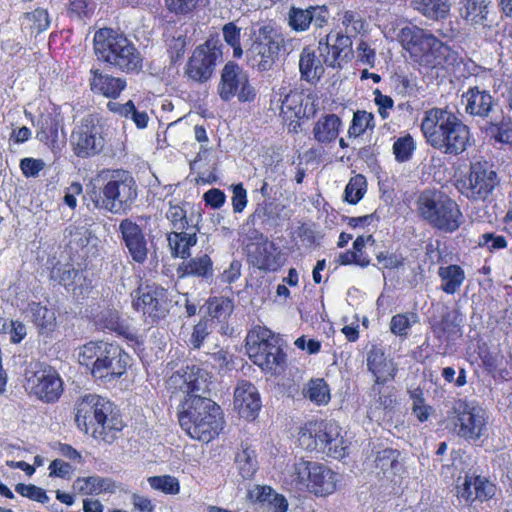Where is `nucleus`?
<instances>
[{
  "label": "nucleus",
  "instance_id": "obj_61",
  "mask_svg": "<svg viewBox=\"0 0 512 512\" xmlns=\"http://www.w3.org/2000/svg\"><path fill=\"white\" fill-rule=\"evenodd\" d=\"M376 259L382 269H395L403 265V258L395 253L381 251L376 254Z\"/></svg>",
  "mask_w": 512,
  "mask_h": 512
},
{
  "label": "nucleus",
  "instance_id": "obj_32",
  "mask_svg": "<svg viewBox=\"0 0 512 512\" xmlns=\"http://www.w3.org/2000/svg\"><path fill=\"white\" fill-rule=\"evenodd\" d=\"M466 100V111L471 115L487 117L493 107L491 94L478 87L470 88L464 95Z\"/></svg>",
  "mask_w": 512,
  "mask_h": 512
},
{
  "label": "nucleus",
  "instance_id": "obj_14",
  "mask_svg": "<svg viewBox=\"0 0 512 512\" xmlns=\"http://www.w3.org/2000/svg\"><path fill=\"white\" fill-rule=\"evenodd\" d=\"M219 97L223 101H230L237 97L240 102L254 100L256 91L250 84L248 73L238 64L228 62L221 71L217 86Z\"/></svg>",
  "mask_w": 512,
  "mask_h": 512
},
{
  "label": "nucleus",
  "instance_id": "obj_17",
  "mask_svg": "<svg viewBox=\"0 0 512 512\" xmlns=\"http://www.w3.org/2000/svg\"><path fill=\"white\" fill-rule=\"evenodd\" d=\"M70 143L74 154L80 158L98 155L105 146L101 127L89 118H84L73 130Z\"/></svg>",
  "mask_w": 512,
  "mask_h": 512
},
{
  "label": "nucleus",
  "instance_id": "obj_42",
  "mask_svg": "<svg viewBox=\"0 0 512 512\" xmlns=\"http://www.w3.org/2000/svg\"><path fill=\"white\" fill-rule=\"evenodd\" d=\"M303 394L317 405H325L330 400L329 388L323 379L310 380L304 388Z\"/></svg>",
  "mask_w": 512,
  "mask_h": 512
},
{
  "label": "nucleus",
  "instance_id": "obj_53",
  "mask_svg": "<svg viewBox=\"0 0 512 512\" xmlns=\"http://www.w3.org/2000/svg\"><path fill=\"white\" fill-rule=\"evenodd\" d=\"M302 101L303 98L299 92L290 91L281 100V113L284 115L291 114V116L299 118L303 112Z\"/></svg>",
  "mask_w": 512,
  "mask_h": 512
},
{
  "label": "nucleus",
  "instance_id": "obj_20",
  "mask_svg": "<svg viewBox=\"0 0 512 512\" xmlns=\"http://www.w3.org/2000/svg\"><path fill=\"white\" fill-rule=\"evenodd\" d=\"M455 117L453 112L445 108L434 107L426 110L420 126L426 142L435 148Z\"/></svg>",
  "mask_w": 512,
  "mask_h": 512
},
{
  "label": "nucleus",
  "instance_id": "obj_43",
  "mask_svg": "<svg viewBox=\"0 0 512 512\" xmlns=\"http://www.w3.org/2000/svg\"><path fill=\"white\" fill-rule=\"evenodd\" d=\"M235 462L243 478L248 479L252 477L257 469L255 450L249 447H243L237 452Z\"/></svg>",
  "mask_w": 512,
  "mask_h": 512
},
{
  "label": "nucleus",
  "instance_id": "obj_55",
  "mask_svg": "<svg viewBox=\"0 0 512 512\" xmlns=\"http://www.w3.org/2000/svg\"><path fill=\"white\" fill-rule=\"evenodd\" d=\"M374 116L366 111H357L352 120V125L349 128L351 136H360L367 129L373 128Z\"/></svg>",
  "mask_w": 512,
  "mask_h": 512
},
{
  "label": "nucleus",
  "instance_id": "obj_30",
  "mask_svg": "<svg viewBox=\"0 0 512 512\" xmlns=\"http://www.w3.org/2000/svg\"><path fill=\"white\" fill-rule=\"evenodd\" d=\"M73 489L82 495H99L101 493H114L117 485L109 477L88 476L78 477L73 482Z\"/></svg>",
  "mask_w": 512,
  "mask_h": 512
},
{
  "label": "nucleus",
  "instance_id": "obj_1",
  "mask_svg": "<svg viewBox=\"0 0 512 512\" xmlns=\"http://www.w3.org/2000/svg\"><path fill=\"white\" fill-rule=\"evenodd\" d=\"M210 373L199 366H186L173 373L167 381L168 390L178 401V419L186 434L208 443L222 429V411L203 395L212 383Z\"/></svg>",
  "mask_w": 512,
  "mask_h": 512
},
{
  "label": "nucleus",
  "instance_id": "obj_49",
  "mask_svg": "<svg viewBox=\"0 0 512 512\" xmlns=\"http://www.w3.org/2000/svg\"><path fill=\"white\" fill-rule=\"evenodd\" d=\"M224 41L233 48V56L240 58L243 55L241 47V29L234 22L226 23L222 28Z\"/></svg>",
  "mask_w": 512,
  "mask_h": 512
},
{
  "label": "nucleus",
  "instance_id": "obj_4",
  "mask_svg": "<svg viewBox=\"0 0 512 512\" xmlns=\"http://www.w3.org/2000/svg\"><path fill=\"white\" fill-rule=\"evenodd\" d=\"M78 362L90 368L94 378L111 382L126 372L129 355L118 345L91 341L79 348Z\"/></svg>",
  "mask_w": 512,
  "mask_h": 512
},
{
  "label": "nucleus",
  "instance_id": "obj_8",
  "mask_svg": "<svg viewBox=\"0 0 512 512\" xmlns=\"http://www.w3.org/2000/svg\"><path fill=\"white\" fill-rule=\"evenodd\" d=\"M446 422V427L456 436L476 441L486 435L488 415L479 404L457 399L447 412Z\"/></svg>",
  "mask_w": 512,
  "mask_h": 512
},
{
  "label": "nucleus",
  "instance_id": "obj_60",
  "mask_svg": "<svg viewBox=\"0 0 512 512\" xmlns=\"http://www.w3.org/2000/svg\"><path fill=\"white\" fill-rule=\"evenodd\" d=\"M45 167V162L41 159L23 158L20 161V169L26 177H37Z\"/></svg>",
  "mask_w": 512,
  "mask_h": 512
},
{
  "label": "nucleus",
  "instance_id": "obj_45",
  "mask_svg": "<svg viewBox=\"0 0 512 512\" xmlns=\"http://www.w3.org/2000/svg\"><path fill=\"white\" fill-rule=\"evenodd\" d=\"M341 22L345 28V35H348L350 38L367 31L366 22L356 11H345L342 15Z\"/></svg>",
  "mask_w": 512,
  "mask_h": 512
},
{
  "label": "nucleus",
  "instance_id": "obj_24",
  "mask_svg": "<svg viewBox=\"0 0 512 512\" xmlns=\"http://www.w3.org/2000/svg\"><path fill=\"white\" fill-rule=\"evenodd\" d=\"M234 407L246 420H254L261 409V399L257 388L250 382L241 381L234 392Z\"/></svg>",
  "mask_w": 512,
  "mask_h": 512
},
{
  "label": "nucleus",
  "instance_id": "obj_11",
  "mask_svg": "<svg viewBox=\"0 0 512 512\" xmlns=\"http://www.w3.org/2000/svg\"><path fill=\"white\" fill-rule=\"evenodd\" d=\"M291 477L299 488L305 487L316 496L332 494L337 487V474L327 466L300 460L293 465Z\"/></svg>",
  "mask_w": 512,
  "mask_h": 512
},
{
  "label": "nucleus",
  "instance_id": "obj_50",
  "mask_svg": "<svg viewBox=\"0 0 512 512\" xmlns=\"http://www.w3.org/2000/svg\"><path fill=\"white\" fill-rule=\"evenodd\" d=\"M416 149V143L410 134L398 138L393 144V154L398 162H406Z\"/></svg>",
  "mask_w": 512,
  "mask_h": 512
},
{
  "label": "nucleus",
  "instance_id": "obj_29",
  "mask_svg": "<svg viewBox=\"0 0 512 512\" xmlns=\"http://www.w3.org/2000/svg\"><path fill=\"white\" fill-rule=\"evenodd\" d=\"M26 313L41 335H50L57 327L55 311L39 302L29 303Z\"/></svg>",
  "mask_w": 512,
  "mask_h": 512
},
{
  "label": "nucleus",
  "instance_id": "obj_33",
  "mask_svg": "<svg viewBox=\"0 0 512 512\" xmlns=\"http://www.w3.org/2000/svg\"><path fill=\"white\" fill-rule=\"evenodd\" d=\"M341 125V119L335 114L320 117L313 127L314 139L322 144L333 142L339 135Z\"/></svg>",
  "mask_w": 512,
  "mask_h": 512
},
{
  "label": "nucleus",
  "instance_id": "obj_38",
  "mask_svg": "<svg viewBox=\"0 0 512 512\" xmlns=\"http://www.w3.org/2000/svg\"><path fill=\"white\" fill-rule=\"evenodd\" d=\"M412 6L423 16L432 20L446 17L450 10L448 0H413Z\"/></svg>",
  "mask_w": 512,
  "mask_h": 512
},
{
  "label": "nucleus",
  "instance_id": "obj_3",
  "mask_svg": "<svg viewBox=\"0 0 512 512\" xmlns=\"http://www.w3.org/2000/svg\"><path fill=\"white\" fill-rule=\"evenodd\" d=\"M98 60L125 73H138L143 68V57L135 44L123 33L112 28H101L93 37Z\"/></svg>",
  "mask_w": 512,
  "mask_h": 512
},
{
  "label": "nucleus",
  "instance_id": "obj_7",
  "mask_svg": "<svg viewBox=\"0 0 512 512\" xmlns=\"http://www.w3.org/2000/svg\"><path fill=\"white\" fill-rule=\"evenodd\" d=\"M418 214L433 228L455 232L462 224V212L453 199L440 192L425 190L417 200Z\"/></svg>",
  "mask_w": 512,
  "mask_h": 512
},
{
  "label": "nucleus",
  "instance_id": "obj_28",
  "mask_svg": "<svg viewBox=\"0 0 512 512\" xmlns=\"http://www.w3.org/2000/svg\"><path fill=\"white\" fill-rule=\"evenodd\" d=\"M197 227L171 231L167 235L169 249L173 257L186 259L190 257V249L197 243Z\"/></svg>",
  "mask_w": 512,
  "mask_h": 512
},
{
  "label": "nucleus",
  "instance_id": "obj_51",
  "mask_svg": "<svg viewBox=\"0 0 512 512\" xmlns=\"http://www.w3.org/2000/svg\"><path fill=\"white\" fill-rule=\"evenodd\" d=\"M417 322L418 316L415 313L397 314L391 319L390 329L395 335L406 336L410 327Z\"/></svg>",
  "mask_w": 512,
  "mask_h": 512
},
{
  "label": "nucleus",
  "instance_id": "obj_9",
  "mask_svg": "<svg viewBox=\"0 0 512 512\" xmlns=\"http://www.w3.org/2000/svg\"><path fill=\"white\" fill-rule=\"evenodd\" d=\"M246 351L249 358L263 371L277 373L285 363V353L279 340L265 328L257 327L246 337Z\"/></svg>",
  "mask_w": 512,
  "mask_h": 512
},
{
  "label": "nucleus",
  "instance_id": "obj_23",
  "mask_svg": "<svg viewBox=\"0 0 512 512\" xmlns=\"http://www.w3.org/2000/svg\"><path fill=\"white\" fill-rule=\"evenodd\" d=\"M119 231L131 258L137 263L145 262L148 248L140 226L130 219H124L120 222Z\"/></svg>",
  "mask_w": 512,
  "mask_h": 512
},
{
  "label": "nucleus",
  "instance_id": "obj_31",
  "mask_svg": "<svg viewBox=\"0 0 512 512\" xmlns=\"http://www.w3.org/2000/svg\"><path fill=\"white\" fill-rule=\"evenodd\" d=\"M299 71L301 79L309 83H317L324 74V66L315 50L305 47L299 56Z\"/></svg>",
  "mask_w": 512,
  "mask_h": 512
},
{
  "label": "nucleus",
  "instance_id": "obj_19",
  "mask_svg": "<svg viewBox=\"0 0 512 512\" xmlns=\"http://www.w3.org/2000/svg\"><path fill=\"white\" fill-rule=\"evenodd\" d=\"M318 49L326 65L340 67L352 54V41L348 35L331 32L319 41Z\"/></svg>",
  "mask_w": 512,
  "mask_h": 512
},
{
  "label": "nucleus",
  "instance_id": "obj_41",
  "mask_svg": "<svg viewBox=\"0 0 512 512\" xmlns=\"http://www.w3.org/2000/svg\"><path fill=\"white\" fill-rule=\"evenodd\" d=\"M188 204L181 201H169L168 209L165 213L172 231L183 230L194 227L188 224L187 209Z\"/></svg>",
  "mask_w": 512,
  "mask_h": 512
},
{
  "label": "nucleus",
  "instance_id": "obj_27",
  "mask_svg": "<svg viewBox=\"0 0 512 512\" xmlns=\"http://www.w3.org/2000/svg\"><path fill=\"white\" fill-rule=\"evenodd\" d=\"M367 368L375 377V384H385L393 380L397 373V364L386 357L381 348L373 347L367 354Z\"/></svg>",
  "mask_w": 512,
  "mask_h": 512
},
{
  "label": "nucleus",
  "instance_id": "obj_46",
  "mask_svg": "<svg viewBox=\"0 0 512 512\" xmlns=\"http://www.w3.org/2000/svg\"><path fill=\"white\" fill-rule=\"evenodd\" d=\"M147 481L152 489L161 491L165 494L176 495L180 492V483L174 476H151Z\"/></svg>",
  "mask_w": 512,
  "mask_h": 512
},
{
  "label": "nucleus",
  "instance_id": "obj_21",
  "mask_svg": "<svg viewBox=\"0 0 512 512\" xmlns=\"http://www.w3.org/2000/svg\"><path fill=\"white\" fill-rule=\"evenodd\" d=\"M470 142V130L457 116L443 133L435 149L450 155L463 153Z\"/></svg>",
  "mask_w": 512,
  "mask_h": 512
},
{
  "label": "nucleus",
  "instance_id": "obj_26",
  "mask_svg": "<svg viewBox=\"0 0 512 512\" xmlns=\"http://www.w3.org/2000/svg\"><path fill=\"white\" fill-rule=\"evenodd\" d=\"M89 74L90 90L106 98H118L127 86L124 78L113 76L99 68H91Z\"/></svg>",
  "mask_w": 512,
  "mask_h": 512
},
{
  "label": "nucleus",
  "instance_id": "obj_62",
  "mask_svg": "<svg viewBox=\"0 0 512 512\" xmlns=\"http://www.w3.org/2000/svg\"><path fill=\"white\" fill-rule=\"evenodd\" d=\"M395 90L401 95H415L417 87L415 82L405 75H397L394 79Z\"/></svg>",
  "mask_w": 512,
  "mask_h": 512
},
{
  "label": "nucleus",
  "instance_id": "obj_52",
  "mask_svg": "<svg viewBox=\"0 0 512 512\" xmlns=\"http://www.w3.org/2000/svg\"><path fill=\"white\" fill-rule=\"evenodd\" d=\"M24 18L28 22L30 29L36 33H41L50 26L48 11L42 8H37L30 13H26Z\"/></svg>",
  "mask_w": 512,
  "mask_h": 512
},
{
  "label": "nucleus",
  "instance_id": "obj_40",
  "mask_svg": "<svg viewBox=\"0 0 512 512\" xmlns=\"http://www.w3.org/2000/svg\"><path fill=\"white\" fill-rule=\"evenodd\" d=\"M257 264L265 270H275L280 264V253L274 243L264 241L256 245Z\"/></svg>",
  "mask_w": 512,
  "mask_h": 512
},
{
  "label": "nucleus",
  "instance_id": "obj_34",
  "mask_svg": "<svg viewBox=\"0 0 512 512\" xmlns=\"http://www.w3.org/2000/svg\"><path fill=\"white\" fill-rule=\"evenodd\" d=\"M437 274L441 281L440 289L449 295L457 293L466 279L464 269L456 264L440 266Z\"/></svg>",
  "mask_w": 512,
  "mask_h": 512
},
{
  "label": "nucleus",
  "instance_id": "obj_10",
  "mask_svg": "<svg viewBox=\"0 0 512 512\" xmlns=\"http://www.w3.org/2000/svg\"><path fill=\"white\" fill-rule=\"evenodd\" d=\"M500 184L497 172L487 161L470 164L468 172L456 182L461 195L472 202H486L493 198Z\"/></svg>",
  "mask_w": 512,
  "mask_h": 512
},
{
  "label": "nucleus",
  "instance_id": "obj_57",
  "mask_svg": "<svg viewBox=\"0 0 512 512\" xmlns=\"http://www.w3.org/2000/svg\"><path fill=\"white\" fill-rule=\"evenodd\" d=\"M478 245L480 247L487 248L490 252L504 249L507 247V240L502 235H497L495 233H484L481 234L478 238Z\"/></svg>",
  "mask_w": 512,
  "mask_h": 512
},
{
  "label": "nucleus",
  "instance_id": "obj_12",
  "mask_svg": "<svg viewBox=\"0 0 512 512\" xmlns=\"http://www.w3.org/2000/svg\"><path fill=\"white\" fill-rule=\"evenodd\" d=\"M285 38L269 27H263L246 52L247 64L259 72L270 71L285 49Z\"/></svg>",
  "mask_w": 512,
  "mask_h": 512
},
{
  "label": "nucleus",
  "instance_id": "obj_35",
  "mask_svg": "<svg viewBox=\"0 0 512 512\" xmlns=\"http://www.w3.org/2000/svg\"><path fill=\"white\" fill-rule=\"evenodd\" d=\"M178 272L182 276L209 278L213 275V262L207 254L197 255L184 261L178 267Z\"/></svg>",
  "mask_w": 512,
  "mask_h": 512
},
{
  "label": "nucleus",
  "instance_id": "obj_44",
  "mask_svg": "<svg viewBox=\"0 0 512 512\" xmlns=\"http://www.w3.org/2000/svg\"><path fill=\"white\" fill-rule=\"evenodd\" d=\"M234 305L229 298L214 297L207 302V313L211 318L225 321L233 312Z\"/></svg>",
  "mask_w": 512,
  "mask_h": 512
},
{
  "label": "nucleus",
  "instance_id": "obj_56",
  "mask_svg": "<svg viewBox=\"0 0 512 512\" xmlns=\"http://www.w3.org/2000/svg\"><path fill=\"white\" fill-rule=\"evenodd\" d=\"M15 491L21 496L37 501L39 503L44 504L49 501V497L47 496L45 490L33 484L19 483L15 486Z\"/></svg>",
  "mask_w": 512,
  "mask_h": 512
},
{
  "label": "nucleus",
  "instance_id": "obj_47",
  "mask_svg": "<svg viewBox=\"0 0 512 512\" xmlns=\"http://www.w3.org/2000/svg\"><path fill=\"white\" fill-rule=\"evenodd\" d=\"M469 485L473 486V493L476 500L485 501L495 495V485L481 476H469Z\"/></svg>",
  "mask_w": 512,
  "mask_h": 512
},
{
  "label": "nucleus",
  "instance_id": "obj_16",
  "mask_svg": "<svg viewBox=\"0 0 512 512\" xmlns=\"http://www.w3.org/2000/svg\"><path fill=\"white\" fill-rule=\"evenodd\" d=\"M30 389L41 400L53 402L57 400L62 391V380L55 369L40 363L31 365L26 373Z\"/></svg>",
  "mask_w": 512,
  "mask_h": 512
},
{
  "label": "nucleus",
  "instance_id": "obj_18",
  "mask_svg": "<svg viewBox=\"0 0 512 512\" xmlns=\"http://www.w3.org/2000/svg\"><path fill=\"white\" fill-rule=\"evenodd\" d=\"M132 305L136 311L153 321L161 319L167 312L166 290L155 283L141 284L132 294Z\"/></svg>",
  "mask_w": 512,
  "mask_h": 512
},
{
  "label": "nucleus",
  "instance_id": "obj_64",
  "mask_svg": "<svg viewBox=\"0 0 512 512\" xmlns=\"http://www.w3.org/2000/svg\"><path fill=\"white\" fill-rule=\"evenodd\" d=\"M49 470L50 476L67 478L71 475L73 468L69 463L61 459H55L50 463Z\"/></svg>",
  "mask_w": 512,
  "mask_h": 512
},
{
  "label": "nucleus",
  "instance_id": "obj_2",
  "mask_svg": "<svg viewBox=\"0 0 512 512\" xmlns=\"http://www.w3.org/2000/svg\"><path fill=\"white\" fill-rule=\"evenodd\" d=\"M114 409V404L102 396L84 395L77 401L75 407L77 427L94 439L110 444L124 426Z\"/></svg>",
  "mask_w": 512,
  "mask_h": 512
},
{
  "label": "nucleus",
  "instance_id": "obj_54",
  "mask_svg": "<svg viewBox=\"0 0 512 512\" xmlns=\"http://www.w3.org/2000/svg\"><path fill=\"white\" fill-rule=\"evenodd\" d=\"M166 8L176 15H188L201 6L205 0H165Z\"/></svg>",
  "mask_w": 512,
  "mask_h": 512
},
{
  "label": "nucleus",
  "instance_id": "obj_13",
  "mask_svg": "<svg viewBox=\"0 0 512 512\" xmlns=\"http://www.w3.org/2000/svg\"><path fill=\"white\" fill-rule=\"evenodd\" d=\"M397 39L411 55L425 58L427 63L438 65V56L447 50V47L431 33L418 26L408 24L402 27Z\"/></svg>",
  "mask_w": 512,
  "mask_h": 512
},
{
  "label": "nucleus",
  "instance_id": "obj_5",
  "mask_svg": "<svg viewBox=\"0 0 512 512\" xmlns=\"http://www.w3.org/2000/svg\"><path fill=\"white\" fill-rule=\"evenodd\" d=\"M98 177L103 185L100 195L92 199L95 207L113 214L130 210L138 195L137 183L131 173L122 169L103 170Z\"/></svg>",
  "mask_w": 512,
  "mask_h": 512
},
{
  "label": "nucleus",
  "instance_id": "obj_48",
  "mask_svg": "<svg viewBox=\"0 0 512 512\" xmlns=\"http://www.w3.org/2000/svg\"><path fill=\"white\" fill-rule=\"evenodd\" d=\"M366 186V179L363 175L358 174L352 177L344 191L345 200L350 204L358 203L366 192Z\"/></svg>",
  "mask_w": 512,
  "mask_h": 512
},
{
  "label": "nucleus",
  "instance_id": "obj_39",
  "mask_svg": "<svg viewBox=\"0 0 512 512\" xmlns=\"http://www.w3.org/2000/svg\"><path fill=\"white\" fill-rule=\"evenodd\" d=\"M485 132L496 142L512 145V119L502 116L500 120L490 121L485 126Z\"/></svg>",
  "mask_w": 512,
  "mask_h": 512
},
{
  "label": "nucleus",
  "instance_id": "obj_63",
  "mask_svg": "<svg viewBox=\"0 0 512 512\" xmlns=\"http://www.w3.org/2000/svg\"><path fill=\"white\" fill-rule=\"evenodd\" d=\"M357 57L360 62L370 67H374L376 60V53L374 49L370 48L365 41H360L357 46Z\"/></svg>",
  "mask_w": 512,
  "mask_h": 512
},
{
  "label": "nucleus",
  "instance_id": "obj_36",
  "mask_svg": "<svg viewBox=\"0 0 512 512\" xmlns=\"http://www.w3.org/2000/svg\"><path fill=\"white\" fill-rule=\"evenodd\" d=\"M50 278L67 289H75L76 285L80 283L81 275L73 264L58 262L52 267Z\"/></svg>",
  "mask_w": 512,
  "mask_h": 512
},
{
  "label": "nucleus",
  "instance_id": "obj_37",
  "mask_svg": "<svg viewBox=\"0 0 512 512\" xmlns=\"http://www.w3.org/2000/svg\"><path fill=\"white\" fill-rule=\"evenodd\" d=\"M376 467L384 474L398 475L403 472V463L400 452L387 448L379 451L375 458Z\"/></svg>",
  "mask_w": 512,
  "mask_h": 512
},
{
  "label": "nucleus",
  "instance_id": "obj_59",
  "mask_svg": "<svg viewBox=\"0 0 512 512\" xmlns=\"http://www.w3.org/2000/svg\"><path fill=\"white\" fill-rule=\"evenodd\" d=\"M373 95L374 103L378 108V114L383 120L388 119L390 117V112L394 107L393 99L388 95L382 94L379 89H375L373 91Z\"/></svg>",
  "mask_w": 512,
  "mask_h": 512
},
{
  "label": "nucleus",
  "instance_id": "obj_22",
  "mask_svg": "<svg viewBox=\"0 0 512 512\" xmlns=\"http://www.w3.org/2000/svg\"><path fill=\"white\" fill-rule=\"evenodd\" d=\"M490 5L491 0H464L461 17L475 31L487 35L493 28L489 19Z\"/></svg>",
  "mask_w": 512,
  "mask_h": 512
},
{
  "label": "nucleus",
  "instance_id": "obj_58",
  "mask_svg": "<svg viewBox=\"0 0 512 512\" xmlns=\"http://www.w3.org/2000/svg\"><path fill=\"white\" fill-rule=\"evenodd\" d=\"M210 332L211 329L209 327V320L202 319L194 326L193 332L189 339V345H191L194 349L200 348L203 341L210 334Z\"/></svg>",
  "mask_w": 512,
  "mask_h": 512
},
{
  "label": "nucleus",
  "instance_id": "obj_6",
  "mask_svg": "<svg viewBox=\"0 0 512 512\" xmlns=\"http://www.w3.org/2000/svg\"><path fill=\"white\" fill-rule=\"evenodd\" d=\"M298 443L307 451L326 454L335 459L347 453V442L340 426L333 420L309 421L299 431Z\"/></svg>",
  "mask_w": 512,
  "mask_h": 512
},
{
  "label": "nucleus",
  "instance_id": "obj_25",
  "mask_svg": "<svg viewBox=\"0 0 512 512\" xmlns=\"http://www.w3.org/2000/svg\"><path fill=\"white\" fill-rule=\"evenodd\" d=\"M329 17L325 6H310L299 8L292 6L288 12L289 26L296 32L306 31L313 23L316 27H323Z\"/></svg>",
  "mask_w": 512,
  "mask_h": 512
},
{
  "label": "nucleus",
  "instance_id": "obj_15",
  "mask_svg": "<svg viewBox=\"0 0 512 512\" xmlns=\"http://www.w3.org/2000/svg\"><path fill=\"white\" fill-rule=\"evenodd\" d=\"M220 46L217 40H208L194 50L185 69L191 80L204 83L211 78L216 62L222 56Z\"/></svg>",
  "mask_w": 512,
  "mask_h": 512
}]
</instances>
